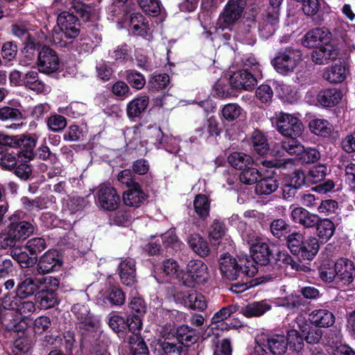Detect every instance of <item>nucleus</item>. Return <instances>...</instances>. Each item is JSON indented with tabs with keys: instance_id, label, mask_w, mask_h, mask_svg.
<instances>
[{
	"instance_id": "obj_1",
	"label": "nucleus",
	"mask_w": 355,
	"mask_h": 355,
	"mask_svg": "<svg viewBox=\"0 0 355 355\" xmlns=\"http://www.w3.org/2000/svg\"><path fill=\"white\" fill-rule=\"evenodd\" d=\"M20 297H14L12 300H5L3 306L6 309L0 318L1 322L9 331L21 332L28 327L26 317L35 311V304L31 301H24Z\"/></svg>"
},
{
	"instance_id": "obj_2",
	"label": "nucleus",
	"mask_w": 355,
	"mask_h": 355,
	"mask_svg": "<svg viewBox=\"0 0 355 355\" xmlns=\"http://www.w3.org/2000/svg\"><path fill=\"white\" fill-rule=\"evenodd\" d=\"M220 270L222 275L229 280H236L239 277L254 276L257 268L253 261L248 259L240 258L239 261L229 254H224L219 259Z\"/></svg>"
},
{
	"instance_id": "obj_3",
	"label": "nucleus",
	"mask_w": 355,
	"mask_h": 355,
	"mask_svg": "<svg viewBox=\"0 0 355 355\" xmlns=\"http://www.w3.org/2000/svg\"><path fill=\"white\" fill-rule=\"evenodd\" d=\"M80 24L76 16L68 12H61L57 17V24L54 26L51 42L58 46L66 44L65 39H74L78 36Z\"/></svg>"
},
{
	"instance_id": "obj_4",
	"label": "nucleus",
	"mask_w": 355,
	"mask_h": 355,
	"mask_svg": "<svg viewBox=\"0 0 355 355\" xmlns=\"http://www.w3.org/2000/svg\"><path fill=\"white\" fill-rule=\"evenodd\" d=\"M270 120L276 130L286 137H299L302 135L304 130L302 121L295 114L277 112Z\"/></svg>"
},
{
	"instance_id": "obj_5",
	"label": "nucleus",
	"mask_w": 355,
	"mask_h": 355,
	"mask_svg": "<svg viewBox=\"0 0 355 355\" xmlns=\"http://www.w3.org/2000/svg\"><path fill=\"white\" fill-rule=\"evenodd\" d=\"M209 277L207 266L201 260L193 259L189 261L187 273L182 275V281L186 286L193 287L207 283Z\"/></svg>"
},
{
	"instance_id": "obj_6",
	"label": "nucleus",
	"mask_w": 355,
	"mask_h": 355,
	"mask_svg": "<svg viewBox=\"0 0 355 355\" xmlns=\"http://www.w3.org/2000/svg\"><path fill=\"white\" fill-rule=\"evenodd\" d=\"M246 2L245 0H229L218 19L219 28H229L235 24L242 15Z\"/></svg>"
},
{
	"instance_id": "obj_7",
	"label": "nucleus",
	"mask_w": 355,
	"mask_h": 355,
	"mask_svg": "<svg viewBox=\"0 0 355 355\" xmlns=\"http://www.w3.org/2000/svg\"><path fill=\"white\" fill-rule=\"evenodd\" d=\"M301 60L302 55L300 51L286 49L278 53L272 60V64L279 73H285L293 71Z\"/></svg>"
},
{
	"instance_id": "obj_8",
	"label": "nucleus",
	"mask_w": 355,
	"mask_h": 355,
	"mask_svg": "<svg viewBox=\"0 0 355 355\" xmlns=\"http://www.w3.org/2000/svg\"><path fill=\"white\" fill-rule=\"evenodd\" d=\"M96 196L97 206L105 211L116 209L120 203L119 195L116 189L110 184H103L100 185Z\"/></svg>"
},
{
	"instance_id": "obj_9",
	"label": "nucleus",
	"mask_w": 355,
	"mask_h": 355,
	"mask_svg": "<svg viewBox=\"0 0 355 355\" xmlns=\"http://www.w3.org/2000/svg\"><path fill=\"white\" fill-rule=\"evenodd\" d=\"M37 66L40 71L51 73L60 67V59L55 51L47 46H44L38 53Z\"/></svg>"
},
{
	"instance_id": "obj_10",
	"label": "nucleus",
	"mask_w": 355,
	"mask_h": 355,
	"mask_svg": "<svg viewBox=\"0 0 355 355\" xmlns=\"http://www.w3.org/2000/svg\"><path fill=\"white\" fill-rule=\"evenodd\" d=\"M174 297L177 302L193 310L203 311L207 307L205 297L196 291H178Z\"/></svg>"
},
{
	"instance_id": "obj_11",
	"label": "nucleus",
	"mask_w": 355,
	"mask_h": 355,
	"mask_svg": "<svg viewBox=\"0 0 355 355\" xmlns=\"http://www.w3.org/2000/svg\"><path fill=\"white\" fill-rule=\"evenodd\" d=\"M331 33L324 28H316L306 33L302 44L307 48H317L330 44Z\"/></svg>"
},
{
	"instance_id": "obj_12",
	"label": "nucleus",
	"mask_w": 355,
	"mask_h": 355,
	"mask_svg": "<svg viewBox=\"0 0 355 355\" xmlns=\"http://www.w3.org/2000/svg\"><path fill=\"white\" fill-rule=\"evenodd\" d=\"M62 261L56 250H48L40 258L37 270L40 274H46L58 270L62 266Z\"/></svg>"
},
{
	"instance_id": "obj_13",
	"label": "nucleus",
	"mask_w": 355,
	"mask_h": 355,
	"mask_svg": "<svg viewBox=\"0 0 355 355\" xmlns=\"http://www.w3.org/2000/svg\"><path fill=\"white\" fill-rule=\"evenodd\" d=\"M231 85L237 89L250 90L257 84L256 76L247 70L234 72L230 78Z\"/></svg>"
},
{
	"instance_id": "obj_14",
	"label": "nucleus",
	"mask_w": 355,
	"mask_h": 355,
	"mask_svg": "<svg viewBox=\"0 0 355 355\" xmlns=\"http://www.w3.org/2000/svg\"><path fill=\"white\" fill-rule=\"evenodd\" d=\"M128 24L129 30L135 35L146 37L151 34L152 31L148 21L139 12L131 14L128 17Z\"/></svg>"
},
{
	"instance_id": "obj_15",
	"label": "nucleus",
	"mask_w": 355,
	"mask_h": 355,
	"mask_svg": "<svg viewBox=\"0 0 355 355\" xmlns=\"http://www.w3.org/2000/svg\"><path fill=\"white\" fill-rule=\"evenodd\" d=\"M295 323L308 343L315 344L319 343L322 335L321 329L318 328V327L311 326L302 316L297 317Z\"/></svg>"
},
{
	"instance_id": "obj_16",
	"label": "nucleus",
	"mask_w": 355,
	"mask_h": 355,
	"mask_svg": "<svg viewBox=\"0 0 355 355\" xmlns=\"http://www.w3.org/2000/svg\"><path fill=\"white\" fill-rule=\"evenodd\" d=\"M291 209V217L292 220L306 228H311L315 226L318 220V216L310 213L306 209L301 207H290Z\"/></svg>"
},
{
	"instance_id": "obj_17",
	"label": "nucleus",
	"mask_w": 355,
	"mask_h": 355,
	"mask_svg": "<svg viewBox=\"0 0 355 355\" xmlns=\"http://www.w3.org/2000/svg\"><path fill=\"white\" fill-rule=\"evenodd\" d=\"M336 282L343 284H349L355 277V266L354 263L347 259H340L336 261Z\"/></svg>"
},
{
	"instance_id": "obj_18",
	"label": "nucleus",
	"mask_w": 355,
	"mask_h": 355,
	"mask_svg": "<svg viewBox=\"0 0 355 355\" xmlns=\"http://www.w3.org/2000/svg\"><path fill=\"white\" fill-rule=\"evenodd\" d=\"M279 10H268L266 18L259 26V31L262 37L268 38L274 34L279 24Z\"/></svg>"
},
{
	"instance_id": "obj_19",
	"label": "nucleus",
	"mask_w": 355,
	"mask_h": 355,
	"mask_svg": "<svg viewBox=\"0 0 355 355\" xmlns=\"http://www.w3.org/2000/svg\"><path fill=\"white\" fill-rule=\"evenodd\" d=\"M309 320L313 326L320 328L331 327L335 322L334 314L327 309H315L309 315Z\"/></svg>"
},
{
	"instance_id": "obj_20",
	"label": "nucleus",
	"mask_w": 355,
	"mask_h": 355,
	"mask_svg": "<svg viewBox=\"0 0 355 355\" xmlns=\"http://www.w3.org/2000/svg\"><path fill=\"white\" fill-rule=\"evenodd\" d=\"M135 262L131 259L121 261L119 266V275L121 282L126 286H132L136 282Z\"/></svg>"
},
{
	"instance_id": "obj_21",
	"label": "nucleus",
	"mask_w": 355,
	"mask_h": 355,
	"mask_svg": "<svg viewBox=\"0 0 355 355\" xmlns=\"http://www.w3.org/2000/svg\"><path fill=\"white\" fill-rule=\"evenodd\" d=\"M16 147L15 148H20L18 150L19 159L23 158L30 160L33 157V149L35 147L36 139L32 137L20 135L17 136Z\"/></svg>"
},
{
	"instance_id": "obj_22",
	"label": "nucleus",
	"mask_w": 355,
	"mask_h": 355,
	"mask_svg": "<svg viewBox=\"0 0 355 355\" xmlns=\"http://www.w3.org/2000/svg\"><path fill=\"white\" fill-rule=\"evenodd\" d=\"M123 193V200L124 203L129 207H138L146 198V196L141 190L140 185L137 183Z\"/></svg>"
},
{
	"instance_id": "obj_23",
	"label": "nucleus",
	"mask_w": 355,
	"mask_h": 355,
	"mask_svg": "<svg viewBox=\"0 0 355 355\" xmlns=\"http://www.w3.org/2000/svg\"><path fill=\"white\" fill-rule=\"evenodd\" d=\"M343 98V93L336 88L321 90L318 94V101L323 107H331L338 105Z\"/></svg>"
},
{
	"instance_id": "obj_24",
	"label": "nucleus",
	"mask_w": 355,
	"mask_h": 355,
	"mask_svg": "<svg viewBox=\"0 0 355 355\" xmlns=\"http://www.w3.org/2000/svg\"><path fill=\"white\" fill-rule=\"evenodd\" d=\"M347 73V71L345 66L339 63L325 68L322 77L329 83L338 84L346 79Z\"/></svg>"
},
{
	"instance_id": "obj_25",
	"label": "nucleus",
	"mask_w": 355,
	"mask_h": 355,
	"mask_svg": "<svg viewBox=\"0 0 355 355\" xmlns=\"http://www.w3.org/2000/svg\"><path fill=\"white\" fill-rule=\"evenodd\" d=\"M23 85L37 93H47L50 87L45 85L36 71H30L23 76Z\"/></svg>"
},
{
	"instance_id": "obj_26",
	"label": "nucleus",
	"mask_w": 355,
	"mask_h": 355,
	"mask_svg": "<svg viewBox=\"0 0 355 355\" xmlns=\"http://www.w3.org/2000/svg\"><path fill=\"white\" fill-rule=\"evenodd\" d=\"M98 302L102 301L104 304L110 303L112 305L119 306L125 302V295L121 290L116 286H111L106 291H102L98 296Z\"/></svg>"
},
{
	"instance_id": "obj_27",
	"label": "nucleus",
	"mask_w": 355,
	"mask_h": 355,
	"mask_svg": "<svg viewBox=\"0 0 355 355\" xmlns=\"http://www.w3.org/2000/svg\"><path fill=\"white\" fill-rule=\"evenodd\" d=\"M187 243L194 253L200 257L209 255L210 248L207 240L199 234H192L188 236Z\"/></svg>"
},
{
	"instance_id": "obj_28",
	"label": "nucleus",
	"mask_w": 355,
	"mask_h": 355,
	"mask_svg": "<svg viewBox=\"0 0 355 355\" xmlns=\"http://www.w3.org/2000/svg\"><path fill=\"white\" fill-rule=\"evenodd\" d=\"M316 234L318 236V241L327 243L334 235L336 227L334 223L329 218H320L317 222Z\"/></svg>"
},
{
	"instance_id": "obj_29",
	"label": "nucleus",
	"mask_w": 355,
	"mask_h": 355,
	"mask_svg": "<svg viewBox=\"0 0 355 355\" xmlns=\"http://www.w3.org/2000/svg\"><path fill=\"white\" fill-rule=\"evenodd\" d=\"M71 311L79 321L80 328L90 330L95 326V321L89 315V309L85 305L76 304L72 306Z\"/></svg>"
},
{
	"instance_id": "obj_30",
	"label": "nucleus",
	"mask_w": 355,
	"mask_h": 355,
	"mask_svg": "<svg viewBox=\"0 0 355 355\" xmlns=\"http://www.w3.org/2000/svg\"><path fill=\"white\" fill-rule=\"evenodd\" d=\"M250 252L252 257L251 261L253 263L256 262L261 266H265L270 261L271 252L268 244L263 240L257 244H253V247H250Z\"/></svg>"
},
{
	"instance_id": "obj_31",
	"label": "nucleus",
	"mask_w": 355,
	"mask_h": 355,
	"mask_svg": "<svg viewBox=\"0 0 355 355\" xmlns=\"http://www.w3.org/2000/svg\"><path fill=\"white\" fill-rule=\"evenodd\" d=\"M336 56V51L331 44L317 47L311 55L312 60L316 64H324Z\"/></svg>"
},
{
	"instance_id": "obj_32",
	"label": "nucleus",
	"mask_w": 355,
	"mask_h": 355,
	"mask_svg": "<svg viewBox=\"0 0 355 355\" xmlns=\"http://www.w3.org/2000/svg\"><path fill=\"white\" fill-rule=\"evenodd\" d=\"M267 348L274 355H283L288 348V342L285 336L275 334L267 340Z\"/></svg>"
},
{
	"instance_id": "obj_33",
	"label": "nucleus",
	"mask_w": 355,
	"mask_h": 355,
	"mask_svg": "<svg viewBox=\"0 0 355 355\" xmlns=\"http://www.w3.org/2000/svg\"><path fill=\"white\" fill-rule=\"evenodd\" d=\"M149 98L146 95L139 96L128 103L126 107L130 118L139 116L148 107Z\"/></svg>"
},
{
	"instance_id": "obj_34",
	"label": "nucleus",
	"mask_w": 355,
	"mask_h": 355,
	"mask_svg": "<svg viewBox=\"0 0 355 355\" xmlns=\"http://www.w3.org/2000/svg\"><path fill=\"white\" fill-rule=\"evenodd\" d=\"M8 228L12 233L13 237H15L17 241L21 239H26L34 232L33 225L27 221L11 223Z\"/></svg>"
},
{
	"instance_id": "obj_35",
	"label": "nucleus",
	"mask_w": 355,
	"mask_h": 355,
	"mask_svg": "<svg viewBox=\"0 0 355 355\" xmlns=\"http://www.w3.org/2000/svg\"><path fill=\"white\" fill-rule=\"evenodd\" d=\"M319 248L318 239L309 236L304 240L297 255L304 260H312L317 254Z\"/></svg>"
},
{
	"instance_id": "obj_36",
	"label": "nucleus",
	"mask_w": 355,
	"mask_h": 355,
	"mask_svg": "<svg viewBox=\"0 0 355 355\" xmlns=\"http://www.w3.org/2000/svg\"><path fill=\"white\" fill-rule=\"evenodd\" d=\"M271 309L266 301L255 302L246 305L242 309V313L248 317H259Z\"/></svg>"
},
{
	"instance_id": "obj_37",
	"label": "nucleus",
	"mask_w": 355,
	"mask_h": 355,
	"mask_svg": "<svg viewBox=\"0 0 355 355\" xmlns=\"http://www.w3.org/2000/svg\"><path fill=\"white\" fill-rule=\"evenodd\" d=\"M278 187L277 180L273 178L261 176L256 183L255 192L259 195H270L275 192Z\"/></svg>"
},
{
	"instance_id": "obj_38",
	"label": "nucleus",
	"mask_w": 355,
	"mask_h": 355,
	"mask_svg": "<svg viewBox=\"0 0 355 355\" xmlns=\"http://www.w3.org/2000/svg\"><path fill=\"white\" fill-rule=\"evenodd\" d=\"M228 162L234 168L242 171L248 166H252L254 160L249 155L234 152L229 155Z\"/></svg>"
},
{
	"instance_id": "obj_39",
	"label": "nucleus",
	"mask_w": 355,
	"mask_h": 355,
	"mask_svg": "<svg viewBox=\"0 0 355 355\" xmlns=\"http://www.w3.org/2000/svg\"><path fill=\"white\" fill-rule=\"evenodd\" d=\"M38 282L31 277H26L17 286V297H27L35 293L38 289Z\"/></svg>"
},
{
	"instance_id": "obj_40",
	"label": "nucleus",
	"mask_w": 355,
	"mask_h": 355,
	"mask_svg": "<svg viewBox=\"0 0 355 355\" xmlns=\"http://www.w3.org/2000/svg\"><path fill=\"white\" fill-rule=\"evenodd\" d=\"M309 126L311 132L318 136L327 137L331 132V124L322 119H313L310 121Z\"/></svg>"
},
{
	"instance_id": "obj_41",
	"label": "nucleus",
	"mask_w": 355,
	"mask_h": 355,
	"mask_svg": "<svg viewBox=\"0 0 355 355\" xmlns=\"http://www.w3.org/2000/svg\"><path fill=\"white\" fill-rule=\"evenodd\" d=\"M243 112V108L237 103H228L222 107L220 113L223 119L232 122L238 119Z\"/></svg>"
},
{
	"instance_id": "obj_42",
	"label": "nucleus",
	"mask_w": 355,
	"mask_h": 355,
	"mask_svg": "<svg viewBox=\"0 0 355 355\" xmlns=\"http://www.w3.org/2000/svg\"><path fill=\"white\" fill-rule=\"evenodd\" d=\"M254 150L260 155H266L269 150V145L264 135L259 131L253 132L251 137Z\"/></svg>"
},
{
	"instance_id": "obj_43",
	"label": "nucleus",
	"mask_w": 355,
	"mask_h": 355,
	"mask_svg": "<svg viewBox=\"0 0 355 355\" xmlns=\"http://www.w3.org/2000/svg\"><path fill=\"white\" fill-rule=\"evenodd\" d=\"M196 213L202 218H206L209 213L210 204L207 197L202 194L197 195L193 201Z\"/></svg>"
},
{
	"instance_id": "obj_44",
	"label": "nucleus",
	"mask_w": 355,
	"mask_h": 355,
	"mask_svg": "<svg viewBox=\"0 0 355 355\" xmlns=\"http://www.w3.org/2000/svg\"><path fill=\"white\" fill-rule=\"evenodd\" d=\"M225 227L222 222L214 220L209 229V239L214 244H219L225 234Z\"/></svg>"
},
{
	"instance_id": "obj_45",
	"label": "nucleus",
	"mask_w": 355,
	"mask_h": 355,
	"mask_svg": "<svg viewBox=\"0 0 355 355\" xmlns=\"http://www.w3.org/2000/svg\"><path fill=\"white\" fill-rule=\"evenodd\" d=\"M37 300L41 309H48L58 304V300L54 292L42 291L37 295Z\"/></svg>"
},
{
	"instance_id": "obj_46",
	"label": "nucleus",
	"mask_w": 355,
	"mask_h": 355,
	"mask_svg": "<svg viewBox=\"0 0 355 355\" xmlns=\"http://www.w3.org/2000/svg\"><path fill=\"white\" fill-rule=\"evenodd\" d=\"M156 349L162 351L166 355H180L182 349V343H174L164 339L163 340H159L157 342Z\"/></svg>"
},
{
	"instance_id": "obj_47",
	"label": "nucleus",
	"mask_w": 355,
	"mask_h": 355,
	"mask_svg": "<svg viewBox=\"0 0 355 355\" xmlns=\"http://www.w3.org/2000/svg\"><path fill=\"white\" fill-rule=\"evenodd\" d=\"M261 174L252 166H248L241 171L239 174V180L241 182L245 184H252L257 183L258 180L261 178Z\"/></svg>"
},
{
	"instance_id": "obj_48",
	"label": "nucleus",
	"mask_w": 355,
	"mask_h": 355,
	"mask_svg": "<svg viewBox=\"0 0 355 355\" xmlns=\"http://www.w3.org/2000/svg\"><path fill=\"white\" fill-rule=\"evenodd\" d=\"M320 276L321 279L327 282H336V262L324 263L320 267Z\"/></svg>"
},
{
	"instance_id": "obj_49",
	"label": "nucleus",
	"mask_w": 355,
	"mask_h": 355,
	"mask_svg": "<svg viewBox=\"0 0 355 355\" xmlns=\"http://www.w3.org/2000/svg\"><path fill=\"white\" fill-rule=\"evenodd\" d=\"M137 2L141 9L149 15L157 16L161 12L159 0H137Z\"/></svg>"
},
{
	"instance_id": "obj_50",
	"label": "nucleus",
	"mask_w": 355,
	"mask_h": 355,
	"mask_svg": "<svg viewBox=\"0 0 355 355\" xmlns=\"http://www.w3.org/2000/svg\"><path fill=\"white\" fill-rule=\"evenodd\" d=\"M31 348V345L29 339L21 336L14 341L12 352L14 355H26L29 352Z\"/></svg>"
},
{
	"instance_id": "obj_51",
	"label": "nucleus",
	"mask_w": 355,
	"mask_h": 355,
	"mask_svg": "<svg viewBox=\"0 0 355 355\" xmlns=\"http://www.w3.org/2000/svg\"><path fill=\"white\" fill-rule=\"evenodd\" d=\"M200 130L202 132L201 135L206 137L218 136L220 130L216 118L214 116L209 117Z\"/></svg>"
},
{
	"instance_id": "obj_52",
	"label": "nucleus",
	"mask_w": 355,
	"mask_h": 355,
	"mask_svg": "<svg viewBox=\"0 0 355 355\" xmlns=\"http://www.w3.org/2000/svg\"><path fill=\"white\" fill-rule=\"evenodd\" d=\"M286 341L288 347L293 351H300L304 346L303 338L296 329H290L287 332Z\"/></svg>"
},
{
	"instance_id": "obj_53",
	"label": "nucleus",
	"mask_w": 355,
	"mask_h": 355,
	"mask_svg": "<svg viewBox=\"0 0 355 355\" xmlns=\"http://www.w3.org/2000/svg\"><path fill=\"white\" fill-rule=\"evenodd\" d=\"M295 139L290 137V139L283 141L282 146L288 154L299 157L304 150V146Z\"/></svg>"
},
{
	"instance_id": "obj_54",
	"label": "nucleus",
	"mask_w": 355,
	"mask_h": 355,
	"mask_svg": "<svg viewBox=\"0 0 355 355\" xmlns=\"http://www.w3.org/2000/svg\"><path fill=\"white\" fill-rule=\"evenodd\" d=\"M287 245L294 254H299V251L304 241V236L299 232L292 233L287 236Z\"/></svg>"
},
{
	"instance_id": "obj_55",
	"label": "nucleus",
	"mask_w": 355,
	"mask_h": 355,
	"mask_svg": "<svg viewBox=\"0 0 355 355\" xmlns=\"http://www.w3.org/2000/svg\"><path fill=\"white\" fill-rule=\"evenodd\" d=\"M25 248L31 254L37 255L46 248V245L44 239L35 237L29 239L26 242Z\"/></svg>"
},
{
	"instance_id": "obj_56",
	"label": "nucleus",
	"mask_w": 355,
	"mask_h": 355,
	"mask_svg": "<svg viewBox=\"0 0 355 355\" xmlns=\"http://www.w3.org/2000/svg\"><path fill=\"white\" fill-rule=\"evenodd\" d=\"M162 269L164 272L171 277L181 278L182 271L176 261L172 259H166L163 263Z\"/></svg>"
},
{
	"instance_id": "obj_57",
	"label": "nucleus",
	"mask_w": 355,
	"mask_h": 355,
	"mask_svg": "<svg viewBox=\"0 0 355 355\" xmlns=\"http://www.w3.org/2000/svg\"><path fill=\"white\" fill-rule=\"evenodd\" d=\"M126 79L131 87L136 89H141L146 84L144 76L136 71H128Z\"/></svg>"
},
{
	"instance_id": "obj_58",
	"label": "nucleus",
	"mask_w": 355,
	"mask_h": 355,
	"mask_svg": "<svg viewBox=\"0 0 355 355\" xmlns=\"http://www.w3.org/2000/svg\"><path fill=\"white\" fill-rule=\"evenodd\" d=\"M11 256L13 259L17 261L22 267L27 268L34 264L36 261L35 258L30 257L26 252H22L19 249H13L11 251Z\"/></svg>"
},
{
	"instance_id": "obj_59",
	"label": "nucleus",
	"mask_w": 355,
	"mask_h": 355,
	"mask_svg": "<svg viewBox=\"0 0 355 355\" xmlns=\"http://www.w3.org/2000/svg\"><path fill=\"white\" fill-rule=\"evenodd\" d=\"M47 126L53 132H60L67 126V120L62 115L55 114L47 119Z\"/></svg>"
},
{
	"instance_id": "obj_60",
	"label": "nucleus",
	"mask_w": 355,
	"mask_h": 355,
	"mask_svg": "<svg viewBox=\"0 0 355 355\" xmlns=\"http://www.w3.org/2000/svg\"><path fill=\"white\" fill-rule=\"evenodd\" d=\"M17 157L19 158L18 152L14 153L12 151L11 153H4L0 159L1 166L9 171L13 169L18 163Z\"/></svg>"
},
{
	"instance_id": "obj_61",
	"label": "nucleus",
	"mask_w": 355,
	"mask_h": 355,
	"mask_svg": "<svg viewBox=\"0 0 355 355\" xmlns=\"http://www.w3.org/2000/svg\"><path fill=\"white\" fill-rule=\"evenodd\" d=\"M108 324L117 333L122 332L126 329L125 320L114 313L110 314Z\"/></svg>"
},
{
	"instance_id": "obj_62",
	"label": "nucleus",
	"mask_w": 355,
	"mask_h": 355,
	"mask_svg": "<svg viewBox=\"0 0 355 355\" xmlns=\"http://www.w3.org/2000/svg\"><path fill=\"white\" fill-rule=\"evenodd\" d=\"M237 310L238 306L236 305H230L223 307L214 315L211 318L212 322L218 323L222 322L230 317Z\"/></svg>"
},
{
	"instance_id": "obj_63",
	"label": "nucleus",
	"mask_w": 355,
	"mask_h": 355,
	"mask_svg": "<svg viewBox=\"0 0 355 355\" xmlns=\"http://www.w3.org/2000/svg\"><path fill=\"white\" fill-rule=\"evenodd\" d=\"M21 119L22 114L17 109L10 107H3L0 108V119L2 121L20 120Z\"/></svg>"
},
{
	"instance_id": "obj_64",
	"label": "nucleus",
	"mask_w": 355,
	"mask_h": 355,
	"mask_svg": "<svg viewBox=\"0 0 355 355\" xmlns=\"http://www.w3.org/2000/svg\"><path fill=\"white\" fill-rule=\"evenodd\" d=\"M136 340H130V350L132 355H148V349L144 341L139 336H137Z\"/></svg>"
}]
</instances>
